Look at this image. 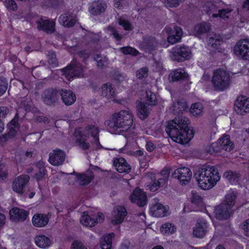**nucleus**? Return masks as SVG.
I'll list each match as a JSON object with an SVG mask.
<instances>
[{"label":"nucleus","mask_w":249,"mask_h":249,"mask_svg":"<svg viewBox=\"0 0 249 249\" xmlns=\"http://www.w3.org/2000/svg\"><path fill=\"white\" fill-rule=\"evenodd\" d=\"M157 41L154 37H147L143 39L142 47L148 52L153 51L157 46Z\"/></svg>","instance_id":"32"},{"label":"nucleus","mask_w":249,"mask_h":249,"mask_svg":"<svg viewBox=\"0 0 249 249\" xmlns=\"http://www.w3.org/2000/svg\"><path fill=\"white\" fill-rule=\"evenodd\" d=\"M9 112V110L6 107H0V118H5Z\"/></svg>","instance_id":"64"},{"label":"nucleus","mask_w":249,"mask_h":249,"mask_svg":"<svg viewBox=\"0 0 249 249\" xmlns=\"http://www.w3.org/2000/svg\"><path fill=\"white\" fill-rule=\"evenodd\" d=\"M71 249H86V248L81 242L75 241L71 245Z\"/></svg>","instance_id":"62"},{"label":"nucleus","mask_w":249,"mask_h":249,"mask_svg":"<svg viewBox=\"0 0 249 249\" xmlns=\"http://www.w3.org/2000/svg\"><path fill=\"white\" fill-rule=\"evenodd\" d=\"M232 11L231 9L229 8H220L218 9L217 13H214L213 14V18L220 17L221 18H229L231 12Z\"/></svg>","instance_id":"48"},{"label":"nucleus","mask_w":249,"mask_h":249,"mask_svg":"<svg viewBox=\"0 0 249 249\" xmlns=\"http://www.w3.org/2000/svg\"><path fill=\"white\" fill-rule=\"evenodd\" d=\"M131 202L136 203L140 207H143L147 204V196L145 192L141 189H135L130 196Z\"/></svg>","instance_id":"13"},{"label":"nucleus","mask_w":249,"mask_h":249,"mask_svg":"<svg viewBox=\"0 0 249 249\" xmlns=\"http://www.w3.org/2000/svg\"><path fill=\"white\" fill-rule=\"evenodd\" d=\"M107 8L106 4L100 0L94 1L90 3L89 12L93 15H97L105 12Z\"/></svg>","instance_id":"24"},{"label":"nucleus","mask_w":249,"mask_h":249,"mask_svg":"<svg viewBox=\"0 0 249 249\" xmlns=\"http://www.w3.org/2000/svg\"><path fill=\"white\" fill-rule=\"evenodd\" d=\"M35 240L37 246L42 249L47 248L52 244L51 240L44 235H39L36 236Z\"/></svg>","instance_id":"29"},{"label":"nucleus","mask_w":249,"mask_h":249,"mask_svg":"<svg viewBox=\"0 0 249 249\" xmlns=\"http://www.w3.org/2000/svg\"><path fill=\"white\" fill-rule=\"evenodd\" d=\"M63 102L67 106L73 104L76 100V96L71 90L62 89L59 91Z\"/></svg>","instance_id":"25"},{"label":"nucleus","mask_w":249,"mask_h":249,"mask_svg":"<svg viewBox=\"0 0 249 249\" xmlns=\"http://www.w3.org/2000/svg\"><path fill=\"white\" fill-rule=\"evenodd\" d=\"M105 31L109 35L112 36L117 41H120L123 38V36L120 34L118 31L112 25L108 26L105 29Z\"/></svg>","instance_id":"42"},{"label":"nucleus","mask_w":249,"mask_h":249,"mask_svg":"<svg viewBox=\"0 0 249 249\" xmlns=\"http://www.w3.org/2000/svg\"><path fill=\"white\" fill-rule=\"evenodd\" d=\"M133 124V115L127 109L122 110L112 115V120H107L105 125L108 126L116 134L131 131L130 127Z\"/></svg>","instance_id":"3"},{"label":"nucleus","mask_w":249,"mask_h":249,"mask_svg":"<svg viewBox=\"0 0 249 249\" xmlns=\"http://www.w3.org/2000/svg\"><path fill=\"white\" fill-rule=\"evenodd\" d=\"M188 119L184 117H178L168 122L166 131L170 137L176 142L180 144L188 143L193 138L191 130L188 128Z\"/></svg>","instance_id":"1"},{"label":"nucleus","mask_w":249,"mask_h":249,"mask_svg":"<svg viewBox=\"0 0 249 249\" xmlns=\"http://www.w3.org/2000/svg\"><path fill=\"white\" fill-rule=\"evenodd\" d=\"M205 151L207 153L213 154L220 151V147L218 142L213 143L211 145L207 146Z\"/></svg>","instance_id":"50"},{"label":"nucleus","mask_w":249,"mask_h":249,"mask_svg":"<svg viewBox=\"0 0 249 249\" xmlns=\"http://www.w3.org/2000/svg\"><path fill=\"white\" fill-rule=\"evenodd\" d=\"M242 228L244 230L245 235L249 237V219L245 220L243 223Z\"/></svg>","instance_id":"60"},{"label":"nucleus","mask_w":249,"mask_h":249,"mask_svg":"<svg viewBox=\"0 0 249 249\" xmlns=\"http://www.w3.org/2000/svg\"><path fill=\"white\" fill-rule=\"evenodd\" d=\"M49 222V218L47 215L41 213L35 214L32 218L33 225L36 227H43Z\"/></svg>","instance_id":"28"},{"label":"nucleus","mask_w":249,"mask_h":249,"mask_svg":"<svg viewBox=\"0 0 249 249\" xmlns=\"http://www.w3.org/2000/svg\"><path fill=\"white\" fill-rule=\"evenodd\" d=\"M210 25L208 23H203L197 24L195 26L193 31L195 36H198L207 33L210 30Z\"/></svg>","instance_id":"34"},{"label":"nucleus","mask_w":249,"mask_h":249,"mask_svg":"<svg viewBox=\"0 0 249 249\" xmlns=\"http://www.w3.org/2000/svg\"><path fill=\"white\" fill-rule=\"evenodd\" d=\"M5 5L9 11H15L17 5L14 0H5Z\"/></svg>","instance_id":"55"},{"label":"nucleus","mask_w":249,"mask_h":249,"mask_svg":"<svg viewBox=\"0 0 249 249\" xmlns=\"http://www.w3.org/2000/svg\"><path fill=\"white\" fill-rule=\"evenodd\" d=\"M10 219L12 220L23 221L27 217L29 213L18 208H14L9 212Z\"/></svg>","instance_id":"20"},{"label":"nucleus","mask_w":249,"mask_h":249,"mask_svg":"<svg viewBox=\"0 0 249 249\" xmlns=\"http://www.w3.org/2000/svg\"><path fill=\"white\" fill-rule=\"evenodd\" d=\"M114 236L112 232L103 236L100 241V247L102 249H111L112 246V240Z\"/></svg>","instance_id":"33"},{"label":"nucleus","mask_w":249,"mask_h":249,"mask_svg":"<svg viewBox=\"0 0 249 249\" xmlns=\"http://www.w3.org/2000/svg\"><path fill=\"white\" fill-rule=\"evenodd\" d=\"M63 75L68 80H71L73 77L83 76V69L82 65L77 62H74L70 66L63 70Z\"/></svg>","instance_id":"6"},{"label":"nucleus","mask_w":249,"mask_h":249,"mask_svg":"<svg viewBox=\"0 0 249 249\" xmlns=\"http://www.w3.org/2000/svg\"><path fill=\"white\" fill-rule=\"evenodd\" d=\"M77 19L74 16L68 13L61 15L59 18V23L65 27H71L75 24Z\"/></svg>","instance_id":"23"},{"label":"nucleus","mask_w":249,"mask_h":249,"mask_svg":"<svg viewBox=\"0 0 249 249\" xmlns=\"http://www.w3.org/2000/svg\"><path fill=\"white\" fill-rule=\"evenodd\" d=\"M234 110L241 115L249 112V98L244 96L238 97L234 103Z\"/></svg>","instance_id":"10"},{"label":"nucleus","mask_w":249,"mask_h":249,"mask_svg":"<svg viewBox=\"0 0 249 249\" xmlns=\"http://www.w3.org/2000/svg\"><path fill=\"white\" fill-rule=\"evenodd\" d=\"M166 31L168 34L167 40L169 43L173 44L181 39L183 31L180 27L175 26L174 31H172L170 28H167Z\"/></svg>","instance_id":"16"},{"label":"nucleus","mask_w":249,"mask_h":249,"mask_svg":"<svg viewBox=\"0 0 249 249\" xmlns=\"http://www.w3.org/2000/svg\"><path fill=\"white\" fill-rule=\"evenodd\" d=\"M39 30L45 31L48 34H52L55 31V23L47 19L40 18L36 21Z\"/></svg>","instance_id":"15"},{"label":"nucleus","mask_w":249,"mask_h":249,"mask_svg":"<svg viewBox=\"0 0 249 249\" xmlns=\"http://www.w3.org/2000/svg\"><path fill=\"white\" fill-rule=\"evenodd\" d=\"M36 167L38 169V171L35 175V178L37 180L42 179L46 174V170L44 167V163L42 161L38 162L36 164Z\"/></svg>","instance_id":"45"},{"label":"nucleus","mask_w":249,"mask_h":249,"mask_svg":"<svg viewBox=\"0 0 249 249\" xmlns=\"http://www.w3.org/2000/svg\"><path fill=\"white\" fill-rule=\"evenodd\" d=\"M207 224L204 220H198L194 229L193 234L196 237L202 238L206 233Z\"/></svg>","instance_id":"27"},{"label":"nucleus","mask_w":249,"mask_h":249,"mask_svg":"<svg viewBox=\"0 0 249 249\" xmlns=\"http://www.w3.org/2000/svg\"><path fill=\"white\" fill-rule=\"evenodd\" d=\"M190 112L194 116H201L203 112V107L200 103H194L191 106Z\"/></svg>","instance_id":"43"},{"label":"nucleus","mask_w":249,"mask_h":249,"mask_svg":"<svg viewBox=\"0 0 249 249\" xmlns=\"http://www.w3.org/2000/svg\"><path fill=\"white\" fill-rule=\"evenodd\" d=\"M120 50L124 54L136 56L139 54V52L136 49L130 46L122 47L120 48Z\"/></svg>","instance_id":"52"},{"label":"nucleus","mask_w":249,"mask_h":249,"mask_svg":"<svg viewBox=\"0 0 249 249\" xmlns=\"http://www.w3.org/2000/svg\"><path fill=\"white\" fill-rule=\"evenodd\" d=\"M173 176L179 181L180 184L186 185L190 182L192 173L189 168L183 167L176 169Z\"/></svg>","instance_id":"8"},{"label":"nucleus","mask_w":249,"mask_h":249,"mask_svg":"<svg viewBox=\"0 0 249 249\" xmlns=\"http://www.w3.org/2000/svg\"><path fill=\"white\" fill-rule=\"evenodd\" d=\"M184 0H165L166 4L171 7L178 6Z\"/></svg>","instance_id":"59"},{"label":"nucleus","mask_w":249,"mask_h":249,"mask_svg":"<svg viewBox=\"0 0 249 249\" xmlns=\"http://www.w3.org/2000/svg\"><path fill=\"white\" fill-rule=\"evenodd\" d=\"M235 54L244 60H249V39L246 38L238 41L234 47Z\"/></svg>","instance_id":"7"},{"label":"nucleus","mask_w":249,"mask_h":249,"mask_svg":"<svg viewBox=\"0 0 249 249\" xmlns=\"http://www.w3.org/2000/svg\"><path fill=\"white\" fill-rule=\"evenodd\" d=\"M65 158V153L62 150L56 149L50 153L49 161L53 165L59 166L63 164Z\"/></svg>","instance_id":"12"},{"label":"nucleus","mask_w":249,"mask_h":249,"mask_svg":"<svg viewBox=\"0 0 249 249\" xmlns=\"http://www.w3.org/2000/svg\"><path fill=\"white\" fill-rule=\"evenodd\" d=\"M236 198V196L233 192H230L228 193L225 197V203L228 207H230V209L231 210V208L234 205L235 203V199Z\"/></svg>","instance_id":"47"},{"label":"nucleus","mask_w":249,"mask_h":249,"mask_svg":"<svg viewBox=\"0 0 249 249\" xmlns=\"http://www.w3.org/2000/svg\"><path fill=\"white\" fill-rule=\"evenodd\" d=\"M59 90L53 89H48L43 91L42 93V99L43 102L47 105H53L58 100Z\"/></svg>","instance_id":"9"},{"label":"nucleus","mask_w":249,"mask_h":249,"mask_svg":"<svg viewBox=\"0 0 249 249\" xmlns=\"http://www.w3.org/2000/svg\"><path fill=\"white\" fill-rule=\"evenodd\" d=\"M169 208L160 203H156L151 205L149 213L154 217H164L169 214Z\"/></svg>","instance_id":"14"},{"label":"nucleus","mask_w":249,"mask_h":249,"mask_svg":"<svg viewBox=\"0 0 249 249\" xmlns=\"http://www.w3.org/2000/svg\"><path fill=\"white\" fill-rule=\"evenodd\" d=\"M148 70L146 67H143L136 71V76L139 78H142L147 76Z\"/></svg>","instance_id":"58"},{"label":"nucleus","mask_w":249,"mask_h":249,"mask_svg":"<svg viewBox=\"0 0 249 249\" xmlns=\"http://www.w3.org/2000/svg\"><path fill=\"white\" fill-rule=\"evenodd\" d=\"M74 135L76 137V143L80 148L84 150L89 148L90 144L87 140L88 137L84 135L82 131L79 130H76L74 132Z\"/></svg>","instance_id":"22"},{"label":"nucleus","mask_w":249,"mask_h":249,"mask_svg":"<svg viewBox=\"0 0 249 249\" xmlns=\"http://www.w3.org/2000/svg\"><path fill=\"white\" fill-rule=\"evenodd\" d=\"M194 177L199 187L205 190L212 189L220 179L217 170L210 165L199 167L194 173Z\"/></svg>","instance_id":"2"},{"label":"nucleus","mask_w":249,"mask_h":249,"mask_svg":"<svg viewBox=\"0 0 249 249\" xmlns=\"http://www.w3.org/2000/svg\"><path fill=\"white\" fill-rule=\"evenodd\" d=\"M176 230V227L171 223H167L163 224L160 231L163 234L169 235L173 233Z\"/></svg>","instance_id":"44"},{"label":"nucleus","mask_w":249,"mask_h":249,"mask_svg":"<svg viewBox=\"0 0 249 249\" xmlns=\"http://www.w3.org/2000/svg\"><path fill=\"white\" fill-rule=\"evenodd\" d=\"M151 109L148 106L142 102H139L137 105L138 115L142 120L148 117Z\"/></svg>","instance_id":"30"},{"label":"nucleus","mask_w":249,"mask_h":249,"mask_svg":"<svg viewBox=\"0 0 249 249\" xmlns=\"http://www.w3.org/2000/svg\"><path fill=\"white\" fill-rule=\"evenodd\" d=\"M220 3H214L212 2H208L206 3L205 8L204 9L207 14L212 15L214 13H217L218 9L221 8Z\"/></svg>","instance_id":"40"},{"label":"nucleus","mask_w":249,"mask_h":249,"mask_svg":"<svg viewBox=\"0 0 249 249\" xmlns=\"http://www.w3.org/2000/svg\"><path fill=\"white\" fill-rule=\"evenodd\" d=\"M170 57L172 60L182 62L191 58L192 52L187 46L178 45L171 50Z\"/></svg>","instance_id":"5"},{"label":"nucleus","mask_w":249,"mask_h":249,"mask_svg":"<svg viewBox=\"0 0 249 249\" xmlns=\"http://www.w3.org/2000/svg\"><path fill=\"white\" fill-rule=\"evenodd\" d=\"M113 164L115 169L121 173H128L131 170L130 165L122 157L113 159Z\"/></svg>","instance_id":"17"},{"label":"nucleus","mask_w":249,"mask_h":249,"mask_svg":"<svg viewBox=\"0 0 249 249\" xmlns=\"http://www.w3.org/2000/svg\"><path fill=\"white\" fill-rule=\"evenodd\" d=\"M96 61L97 67L99 68H103L107 64V60L106 57L98 56Z\"/></svg>","instance_id":"57"},{"label":"nucleus","mask_w":249,"mask_h":249,"mask_svg":"<svg viewBox=\"0 0 249 249\" xmlns=\"http://www.w3.org/2000/svg\"><path fill=\"white\" fill-rule=\"evenodd\" d=\"M223 177L226 178L230 183L236 184L239 180L241 175L237 172L228 170L224 173Z\"/></svg>","instance_id":"31"},{"label":"nucleus","mask_w":249,"mask_h":249,"mask_svg":"<svg viewBox=\"0 0 249 249\" xmlns=\"http://www.w3.org/2000/svg\"><path fill=\"white\" fill-rule=\"evenodd\" d=\"M127 212L124 206H118L115 208L113 213L112 223L119 224L122 223Z\"/></svg>","instance_id":"18"},{"label":"nucleus","mask_w":249,"mask_h":249,"mask_svg":"<svg viewBox=\"0 0 249 249\" xmlns=\"http://www.w3.org/2000/svg\"><path fill=\"white\" fill-rule=\"evenodd\" d=\"M80 222L82 225L89 227L94 226L96 224L95 218L90 217L86 212H83Z\"/></svg>","instance_id":"41"},{"label":"nucleus","mask_w":249,"mask_h":249,"mask_svg":"<svg viewBox=\"0 0 249 249\" xmlns=\"http://www.w3.org/2000/svg\"><path fill=\"white\" fill-rule=\"evenodd\" d=\"M218 143L220 147V150L230 152L234 147V144L230 140V136L228 135H224L219 139Z\"/></svg>","instance_id":"26"},{"label":"nucleus","mask_w":249,"mask_h":249,"mask_svg":"<svg viewBox=\"0 0 249 249\" xmlns=\"http://www.w3.org/2000/svg\"><path fill=\"white\" fill-rule=\"evenodd\" d=\"M118 23L125 31H132L133 29L131 23L128 20L123 18H120L118 19Z\"/></svg>","instance_id":"51"},{"label":"nucleus","mask_w":249,"mask_h":249,"mask_svg":"<svg viewBox=\"0 0 249 249\" xmlns=\"http://www.w3.org/2000/svg\"><path fill=\"white\" fill-rule=\"evenodd\" d=\"M77 175V180L78 183L81 185H86L88 184L93 178L92 174L88 175L87 174H79Z\"/></svg>","instance_id":"38"},{"label":"nucleus","mask_w":249,"mask_h":249,"mask_svg":"<svg viewBox=\"0 0 249 249\" xmlns=\"http://www.w3.org/2000/svg\"><path fill=\"white\" fill-rule=\"evenodd\" d=\"M18 119L15 118L7 125L11 135H14L15 132L18 129Z\"/></svg>","instance_id":"49"},{"label":"nucleus","mask_w":249,"mask_h":249,"mask_svg":"<svg viewBox=\"0 0 249 249\" xmlns=\"http://www.w3.org/2000/svg\"><path fill=\"white\" fill-rule=\"evenodd\" d=\"M30 177L27 175H21L16 178L12 183V190L19 194H22L25 185L28 183Z\"/></svg>","instance_id":"11"},{"label":"nucleus","mask_w":249,"mask_h":249,"mask_svg":"<svg viewBox=\"0 0 249 249\" xmlns=\"http://www.w3.org/2000/svg\"><path fill=\"white\" fill-rule=\"evenodd\" d=\"M170 76L172 81H175L186 79L188 77V74L183 69H178L171 72Z\"/></svg>","instance_id":"36"},{"label":"nucleus","mask_w":249,"mask_h":249,"mask_svg":"<svg viewBox=\"0 0 249 249\" xmlns=\"http://www.w3.org/2000/svg\"><path fill=\"white\" fill-rule=\"evenodd\" d=\"M165 184V178H159L157 180H155L151 185H147V189L151 192L156 191L159 188L163 186Z\"/></svg>","instance_id":"46"},{"label":"nucleus","mask_w":249,"mask_h":249,"mask_svg":"<svg viewBox=\"0 0 249 249\" xmlns=\"http://www.w3.org/2000/svg\"><path fill=\"white\" fill-rule=\"evenodd\" d=\"M223 42L222 37L218 34H214L210 36L208 40V45L213 49H218V47Z\"/></svg>","instance_id":"39"},{"label":"nucleus","mask_w":249,"mask_h":249,"mask_svg":"<svg viewBox=\"0 0 249 249\" xmlns=\"http://www.w3.org/2000/svg\"><path fill=\"white\" fill-rule=\"evenodd\" d=\"M212 82L215 90L223 91L231 84L230 74L224 69H217L213 71Z\"/></svg>","instance_id":"4"},{"label":"nucleus","mask_w":249,"mask_h":249,"mask_svg":"<svg viewBox=\"0 0 249 249\" xmlns=\"http://www.w3.org/2000/svg\"><path fill=\"white\" fill-rule=\"evenodd\" d=\"M231 211L225 204L221 203L215 208L214 213L216 217L218 219H225L228 218L231 214Z\"/></svg>","instance_id":"19"},{"label":"nucleus","mask_w":249,"mask_h":249,"mask_svg":"<svg viewBox=\"0 0 249 249\" xmlns=\"http://www.w3.org/2000/svg\"><path fill=\"white\" fill-rule=\"evenodd\" d=\"M48 62L50 64L53 65V67L57 65V60L56 55L53 53H51L49 55Z\"/></svg>","instance_id":"61"},{"label":"nucleus","mask_w":249,"mask_h":249,"mask_svg":"<svg viewBox=\"0 0 249 249\" xmlns=\"http://www.w3.org/2000/svg\"><path fill=\"white\" fill-rule=\"evenodd\" d=\"M101 94L103 96L109 99L114 95V90L112 86L110 84H104L101 89Z\"/></svg>","instance_id":"37"},{"label":"nucleus","mask_w":249,"mask_h":249,"mask_svg":"<svg viewBox=\"0 0 249 249\" xmlns=\"http://www.w3.org/2000/svg\"><path fill=\"white\" fill-rule=\"evenodd\" d=\"M84 135L89 137L90 135L94 139V142L99 146V139L98 138V134L99 132V128L94 125H89L87 126L83 130L81 131Z\"/></svg>","instance_id":"21"},{"label":"nucleus","mask_w":249,"mask_h":249,"mask_svg":"<svg viewBox=\"0 0 249 249\" xmlns=\"http://www.w3.org/2000/svg\"><path fill=\"white\" fill-rule=\"evenodd\" d=\"M188 106L185 101L181 100L175 103L172 107L171 109L172 112L176 114H180L187 108Z\"/></svg>","instance_id":"35"},{"label":"nucleus","mask_w":249,"mask_h":249,"mask_svg":"<svg viewBox=\"0 0 249 249\" xmlns=\"http://www.w3.org/2000/svg\"><path fill=\"white\" fill-rule=\"evenodd\" d=\"M7 177V171L3 166L0 165V179H5Z\"/></svg>","instance_id":"63"},{"label":"nucleus","mask_w":249,"mask_h":249,"mask_svg":"<svg viewBox=\"0 0 249 249\" xmlns=\"http://www.w3.org/2000/svg\"><path fill=\"white\" fill-rule=\"evenodd\" d=\"M8 87V82L2 77H0V96L3 95L6 91Z\"/></svg>","instance_id":"54"},{"label":"nucleus","mask_w":249,"mask_h":249,"mask_svg":"<svg viewBox=\"0 0 249 249\" xmlns=\"http://www.w3.org/2000/svg\"><path fill=\"white\" fill-rule=\"evenodd\" d=\"M147 101L149 105L154 106L157 104V97L155 93L151 91L146 92Z\"/></svg>","instance_id":"53"},{"label":"nucleus","mask_w":249,"mask_h":249,"mask_svg":"<svg viewBox=\"0 0 249 249\" xmlns=\"http://www.w3.org/2000/svg\"><path fill=\"white\" fill-rule=\"evenodd\" d=\"M192 202L197 206H202L203 204L202 198L198 194H193L192 198Z\"/></svg>","instance_id":"56"}]
</instances>
